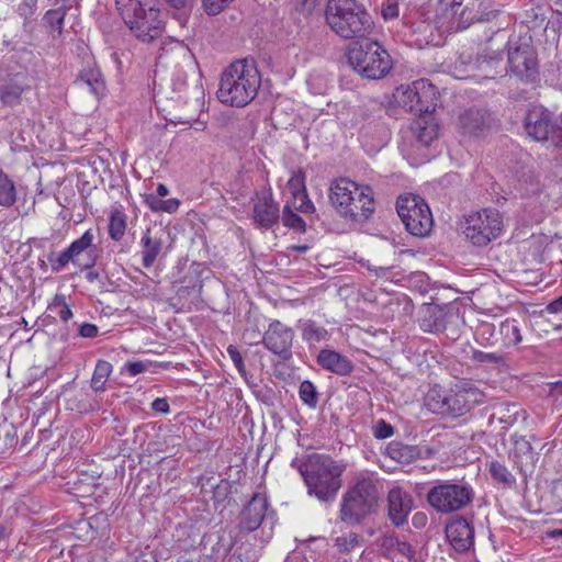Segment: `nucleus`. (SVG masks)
I'll list each match as a JSON object with an SVG mask.
<instances>
[{"instance_id":"obj_57","label":"nucleus","mask_w":562,"mask_h":562,"mask_svg":"<svg viewBox=\"0 0 562 562\" xmlns=\"http://www.w3.org/2000/svg\"><path fill=\"white\" fill-rule=\"evenodd\" d=\"M151 408L157 413L167 414L170 407L166 398L158 397L151 403Z\"/></svg>"},{"instance_id":"obj_55","label":"nucleus","mask_w":562,"mask_h":562,"mask_svg":"<svg viewBox=\"0 0 562 562\" xmlns=\"http://www.w3.org/2000/svg\"><path fill=\"white\" fill-rule=\"evenodd\" d=\"M98 333L99 328L94 324L85 323L79 327V335L83 338H94Z\"/></svg>"},{"instance_id":"obj_16","label":"nucleus","mask_w":562,"mask_h":562,"mask_svg":"<svg viewBox=\"0 0 562 562\" xmlns=\"http://www.w3.org/2000/svg\"><path fill=\"white\" fill-rule=\"evenodd\" d=\"M504 69L502 53L491 47H485L476 55L474 60L468 63L467 77L494 79Z\"/></svg>"},{"instance_id":"obj_58","label":"nucleus","mask_w":562,"mask_h":562,"mask_svg":"<svg viewBox=\"0 0 562 562\" xmlns=\"http://www.w3.org/2000/svg\"><path fill=\"white\" fill-rule=\"evenodd\" d=\"M180 206V201L178 199H168V200H164L162 202V207H161V212H165V213H175Z\"/></svg>"},{"instance_id":"obj_30","label":"nucleus","mask_w":562,"mask_h":562,"mask_svg":"<svg viewBox=\"0 0 562 562\" xmlns=\"http://www.w3.org/2000/svg\"><path fill=\"white\" fill-rule=\"evenodd\" d=\"M66 13L67 9L65 7L50 9L45 12L42 20L43 25L53 37L60 36L63 34Z\"/></svg>"},{"instance_id":"obj_51","label":"nucleus","mask_w":562,"mask_h":562,"mask_svg":"<svg viewBox=\"0 0 562 562\" xmlns=\"http://www.w3.org/2000/svg\"><path fill=\"white\" fill-rule=\"evenodd\" d=\"M515 453L524 454L529 460L533 459L531 445L528 440L525 439H520L515 442Z\"/></svg>"},{"instance_id":"obj_26","label":"nucleus","mask_w":562,"mask_h":562,"mask_svg":"<svg viewBox=\"0 0 562 562\" xmlns=\"http://www.w3.org/2000/svg\"><path fill=\"white\" fill-rule=\"evenodd\" d=\"M381 548L389 554H400L409 561L415 557V550L411 543L398 538L394 532L384 535L380 540Z\"/></svg>"},{"instance_id":"obj_48","label":"nucleus","mask_w":562,"mask_h":562,"mask_svg":"<svg viewBox=\"0 0 562 562\" xmlns=\"http://www.w3.org/2000/svg\"><path fill=\"white\" fill-rule=\"evenodd\" d=\"M394 434V428L392 425L386 423L383 419H380L373 426V436L378 439H386L392 437Z\"/></svg>"},{"instance_id":"obj_19","label":"nucleus","mask_w":562,"mask_h":562,"mask_svg":"<svg viewBox=\"0 0 562 562\" xmlns=\"http://www.w3.org/2000/svg\"><path fill=\"white\" fill-rule=\"evenodd\" d=\"M267 509V498L261 494H255L240 513L239 529L247 532L258 529L265 519Z\"/></svg>"},{"instance_id":"obj_1","label":"nucleus","mask_w":562,"mask_h":562,"mask_svg":"<svg viewBox=\"0 0 562 562\" xmlns=\"http://www.w3.org/2000/svg\"><path fill=\"white\" fill-rule=\"evenodd\" d=\"M292 467L303 476L310 495L325 503L336 498L341 487L342 465L327 456L312 453L304 461H292Z\"/></svg>"},{"instance_id":"obj_52","label":"nucleus","mask_w":562,"mask_h":562,"mask_svg":"<svg viewBox=\"0 0 562 562\" xmlns=\"http://www.w3.org/2000/svg\"><path fill=\"white\" fill-rule=\"evenodd\" d=\"M382 15L385 20H392L398 16V4L387 0L382 7Z\"/></svg>"},{"instance_id":"obj_39","label":"nucleus","mask_w":562,"mask_h":562,"mask_svg":"<svg viewBox=\"0 0 562 562\" xmlns=\"http://www.w3.org/2000/svg\"><path fill=\"white\" fill-rule=\"evenodd\" d=\"M300 400L311 408H315L318 403V393L316 386L310 381L304 380L299 389Z\"/></svg>"},{"instance_id":"obj_33","label":"nucleus","mask_w":562,"mask_h":562,"mask_svg":"<svg viewBox=\"0 0 562 562\" xmlns=\"http://www.w3.org/2000/svg\"><path fill=\"white\" fill-rule=\"evenodd\" d=\"M112 370L113 367L109 361L98 360L91 378V389L95 392L104 391L105 383Z\"/></svg>"},{"instance_id":"obj_43","label":"nucleus","mask_w":562,"mask_h":562,"mask_svg":"<svg viewBox=\"0 0 562 562\" xmlns=\"http://www.w3.org/2000/svg\"><path fill=\"white\" fill-rule=\"evenodd\" d=\"M471 359L479 363H491L495 366H503L506 359L503 355L497 352H483L481 350H473Z\"/></svg>"},{"instance_id":"obj_4","label":"nucleus","mask_w":562,"mask_h":562,"mask_svg":"<svg viewBox=\"0 0 562 562\" xmlns=\"http://www.w3.org/2000/svg\"><path fill=\"white\" fill-rule=\"evenodd\" d=\"M325 20L340 38L357 40L367 36L372 29V19L358 0H328Z\"/></svg>"},{"instance_id":"obj_56","label":"nucleus","mask_w":562,"mask_h":562,"mask_svg":"<svg viewBox=\"0 0 562 562\" xmlns=\"http://www.w3.org/2000/svg\"><path fill=\"white\" fill-rule=\"evenodd\" d=\"M494 329L495 327L492 324L484 323L479 328V335L486 339L490 345H495L496 341H490V338L493 337Z\"/></svg>"},{"instance_id":"obj_32","label":"nucleus","mask_w":562,"mask_h":562,"mask_svg":"<svg viewBox=\"0 0 562 562\" xmlns=\"http://www.w3.org/2000/svg\"><path fill=\"white\" fill-rule=\"evenodd\" d=\"M547 19V10L541 4L535 1L530 2V7L524 10L521 22L529 29L541 27Z\"/></svg>"},{"instance_id":"obj_42","label":"nucleus","mask_w":562,"mask_h":562,"mask_svg":"<svg viewBox=\"0 0 562 562\" xmlns=\"http://www.w3.org/2000/svg\"><path fill=\"white\" fill-rule=\"evenodd\" d=\"M94 240V234L92 229H87L82 236L76 240H74L70 246L68 247L70 249V252L75 256V258L78 260V257L86 250L92 247Z\"/></svg>"},{"instance_id":"obj_40","label":"nucleus","mask_w":562,"mask_h":562,"mask_svg":"<svg viewBox=\"0 0 562 562\" xmlns=\"http://www.w3.org/2000/svg\"><path fill=\"white\" fill-rule=\"evenodd\" d=\"M282 222L284 226L295 229L300 233H304L306 231V224L304 220L297 215L290 204H286L282 211Z\"/></svg>"},{"instance_id":"obj_37","label":"nucleus","mask_w":562,"mask_h":562,"mask_svg":"<svg viewBox=\"0 0 562 562\" xmlns=\"http://www.w3.org/2000/svg\"><path fill=\"white\" fill-rule=\"evenodd\" d=\"M47 260L50 263L52 270L54 272L61 271L69 262L74 265H79V261L75 258L72 252H70L69 248H66L60 254L52 252L48 255Z\"/></svg>"},{"instance_id":"obj_44","label":"nucleus","mask_w":562,"mask_h":562,"mask_svg":"<svg viewBox=\"0 0 562 562\" xmlns=\"http://www.w3.org/2000/svg\"><path fill=\"white\" fill-rule=\"evenodd\" d=\"M288 188L293 198L299 194H300V196L305 198V192H306L305 176L302 170H297V171L293 172L292 177L288 181Z\"/></svg>"},{"instance_id":"obj_25","label":"nucleus","mask_w":562,"mask_h":562,"mask_svg":"<svg viewBox=\"0 0 562 562\" xmlns=\"http://www.w3.org/2000/svg\"><path fill=\"white\" fill-rule=\"evenodd\" d=\"M140 246L143 267L150 268L162 249V240L154 235L150 228H147L140 238Z\"/></svg>"},{"instance_id":"obj_49","label":"nucleus","mask_w":562,"mask_h":562,"mask_svg":"<svg viewBox=\"0 0 562 562\" xmlns=\"http://www.w3.org/2000/svg\"><path fill=\"white\" fill-rule=\"evenodd\" d=\"M231 360L233 361L234 366L236 367L237 371L243 375L246 376V368L243 360V357L238 350V348L234 345H229L226 349Z\"/></svg>"},{"instance_id":"obj_18","label":"nucleus","mask_w":562,"mask_h":562,"mask_svg":"<svg viewBox=\"0 0 562 562\" xmlns=\"http://www.w3.org/2000/svg\"><path fill=\"white\" fill-rule=\"evenodd\" d=\"M446 536L454 550L459 552H465L474 546V528L462 516H458L447 524Z\"/></svg>"},{"instance_id":"obj_47","label":"nucleus","mask_w":562,"mask_h":562,"mask_svg":"<svg viewBox=\"0 0 562 562\" xmlns=\"http://www.w3.org/2000/svg\"><path fill=\"white\" fill-rule=\"evenodd\" d=\"M233 0H203V8L209 15L221 13Z\"/></svg>"},{"instance_id":"obj_45","label":"nucleus","mask_w":562,"mask_h":562,"mask_svg":"<svg viewBox=\"0 0 562 562\" xmlns=\"http://www.w3.org/2000/svg\"><path fill=\"white\" fill-rule=\"evenodd\" d=\"M361 537L358 533L350 532L346 536L337 537L335 540V546L339 549L340 552H349L353 548L360 544Z\"/></svg>"},{"instance_id":"obj_12","label":"nucleus","mask_w":562,"mask_h":562,"mask_svg":"<svg viewBox=\"0 0 562 562\" xmlns=\"http://www.w3.org/2000/svg\"><path fill=\"white\" fill-rule=\"evenodd\" d=\"M393 97L401 108L418 116L434 112L437 106L436 87L426 79L397 87Z\"/></svg>"},{"instance_id":"obj_35","label":"nucleus","mask_w":562,"mask_h":562,"mask_svg":"<svg viewBox=\"0 0 562 562\" xmlns=\"http://www.w3.org/2000/svg\"><path fill=\"white\" fill-rule=\"evenodd\" d=\"M497 15L498 11L496 10L472 14V11L464 9L460 14L458 29H467L473 23L492 22Z\"/></svg>"},{"instance_id":"obj_8","label":"nucleus","mask_w":562,"mask_h":562,"mask_svg":"<svg viewBox=\"0 0 562 562\" xmlns=\"http://www.w3.org/2000/svg\"><path fill=\"white\" fill-rule=\"evenodd\" d=\"M347 56L351 67L367 79H382L393 67L390 54L378 42L356 44Z\"/></svg>"},{"instance_id":"obj_22","label":"nucleus","mask_w":562,"mask_h":562,"mask_svg":"<svg viewBox=\"0 0 562 562\" xmlns=\"http://www.w3.org/2000/svg\"><path fill=\"white\" fill-rule=\"evenodd\" d=\"M317 364L337 375H349L355 366L351 360L338 351L331 349H322L316 358Z\"/></svg>"},{"instance_id":"obj_15","label":"nucleus","mask_w":562,"mask_h":562,"mask_svg":"<svg viewBox=\"0 0 562 562\" xmlns=\"http://www.w3.org/2000/svg\"><path fill=\"white\" fill-rule=\"evenodd\" d=\"M294 331L280 321H272L262 337L265 347L283 361L292 358Z\"/></svg>"},{"instance_id":"obj_20","label":"nucleus","mask_w":562,"mask_h":562,"mask_svg":"<svg viewBox=\"0 0 562 562\" xmlns=\"http://www.w3.org/2000/svg\"><path fill=\"white\" fill-rule=\"evenodd\" d=\"M252 218L261 228H270L278 223L280 218L279 204L271 194L259 198L254 204Z\"/></svg>"},{"instance_id":"obj_60","label":"nucleus","mask_w":562,"mask_h":562,"mask_svg":"<svg viewBox=\"0 0 562 562\" xmlns=\"http://www.w3.org/2000/svg\"><path fill=\"white\" fill-rule=\"evenodd\" d=\"M549 313H562V295L547 305Z\"/></svg>"},{"instance_id":"obj_27","label":"nucleus","mask_w":562,"mask_h":562,"mask_svg":"<svg viewBox=\"0 0 562 562\" xmlns=\"http://www.w3.org/2000/svg\"><path fill=\"white\" fill-rule=\"evenodd\" d=\"M302 339L310 346L326 341L329 339L328 330L313 319L299 322Z\"/></svg>"},{"instance_id":"obj_63","label":"nucleus","mask_w":562,"mask_h":562,"mask_svg":"<svg viewBox=\"0 0 562 562\" xmlns=\"http://www.w3.org/2000/svg\"><path fill=\"white\" fill-rule=\"evenodd\" d=\"M173 8H184L191 0H166Z\"/></svg>"},{"instance_id":"obj_36","label":"nucleus","mask_w":562,"mask_h":562,"mask_svg":"<svg viewBox=\"0 0 562 562\" xmlns=\"http://www.w3.org/2000/svg\"><path fill=\"white\" fill-rule=\"evenodd\" d=\"M126 229V216L121 211H113L109 221V236L113 240H121Z\"/></svg>"},{"instance_id":"obj_38","label":"nucleus","mask_w":562,"mask_h":562,"mask_svg":"<svg viewBox=\"0 0 562 562\" xmlns=\"http://www.w3.org/2000/svg\"><path fill=\"white\" fill-rule=\"evenodd\" d=\"M37 10V0H22L18 5V14L23 18V29L32 30V23Z\"/></svg>"},{"instance_id":"obj_3","label":"nucleus","mask_w":562,"mask_h":562,"mask_svg":"<svg viewBox=\"0 0 562 562\" xmlns=\"http://www.w3.org/2000/svg\"><path fill=\"white\" fill-rule=\"evenodd\" d=\"M329 200L341 217L352 222L367 221L375 210L372 188L348 178H339L331 182Z\"/></svg>"},{"instance_id":"obj_53","label":"nucleus","mask_w":562,"mask_h":562,"mask_svg":"<svg viewBox=\"0 0 562 562\" xmlns=\"http://www.w3.org/2000/svg\"><path fill=\"white\" fill-rule=\"evenodd\" d=\"M147 369H148V363L143 362V361H131V362L126 363V370L133 376L147 371Z\"/></svg>"},{"instance_id":"obj_34","label":"nucleus","mask_w":562,"mask_h":562,"mask_svg":"<svg viewBox=\"0 0 562 562\" xmlns=\"http://www.w3.org/2000/svg\"><path fill=\"white\" fill-rule=\"evenodd\" d=\"M16 201V190L13 181L0 168V205L12 206Z\"/></svg>"},{"instance_id":"obj_46","label":"nucleus","mask_w":562,"mask_h":562,"mask_svg":"<svg viewBox=\"0 0 562 562\" xmlns=\"http://www.w3.org/2000/svg\"><path fill=\"white\" fill-rule=\"evenodd\" d=\"M290 206H292V210L304 214L311 213L315 209L313 202L308 199L307 192H305V198L300 196V194L294 196Z\"/></svg>"},{"instance_id":"obj_54","label":"nucleus","mask_w":562,"mask_h":562,"mask_svg":"<svg viewBox=\"0 0 562 562\" xmlns=\"http://www.w3.org/2000/svg\"><path fill=\"white\" fill-rule=\"evenodd\" d=\"M144 202L153 212H161L164 200H161L159 196H156L151 193L146 194L144 196Z\"/></svg>"},{"instance_id":"obj_11","label":"nucleus","mask_w":562,"mask_h":562,"mask_svg":"<svg viewBox=\"0 0 562 562\" xmlns=\"http://www.w3.org/2000/svg\"><path fill=\"white\" fill-rule=\"evenodd\" d=\"M503 227V216L493 207L472 212L465 215L461 223L465 238L479 247L486 246L496 239L502 234Z\"/></svg>"},{"instance_id":"obj_7","label":"nucleus","mask_w":562,"mask_h":562,"mask_svg":"<svg viewBox=\"0 0 562 562\" xmlns=\"http://www.w3.org/2000/svg\"><path fill=\"white\" fill-rule=\"evenodd\" d=\"M380 493L376 482L362 476L345 493L340 505V518L347 524H359L378 506Z\"/></svg>"},{"instance_id":"obj_21","label":"nucleus","mask_w":562,"mask_h":562,"mask_svg":"<svg viewBox=\"0 0 562 562\" xmlns=\"http://www.w3.org/2000/svg\"><path fill=\"white\" fill-rule=\"evenodd\" d=\"M409 134L414 147L427 148L438 136V124L432 119L422 115L412 123Z\"/></svg>"},{"instance_id":"obj_41","label":"nucleus","mask_w":562,"mask_h":562,"mask_svg":"<svg viewBox=\"0 0 562 562\" xmlns=\"http://www.w3.org/2000/svg\"><path fill=\"white\" fill-rule=\"evenodd\" d=\"M490 473L495 481L505 485L509 486L515 483L514 475L508 471L505 464L498 461H491Z\"/></svg>"},{"instance_id":"obj_13","label":"nucleus","mask_w":562,"mask_h":562,"mask_svg":"<svg viewBox=\"0 0 562 562\" xmlns=\"http://www.w3.org/2000/svg\"><path fill=\"white\" fill-rule=\"evenodd\" d=\"M396 211L406 231L416 237L427 236L432 228V215L428 204L418 195L400 196Z\"/></svg>"},{"instance_id":"obj_28","label":"nucleus","mask_w":562,"mask_h":562,"mask_svg":"<svg viewBox=\"0 0 562 562\" xmlns=\"http://www.w3.org/2000/svg\"><path fill=\"white\" fill-rule=\"evenodd\" d=\"M25 90L26 88L22 83L10 78L0 86V101L4 106L14 108L21 103Z\"/></svg>"},{"instance_id":"obj_24","label":"nucleus","mask_w":562,"mask_h":562,"mask_svg":"<svg viewBox=\"0 0 562 562\" xmlns=\"http://www.w3.org/2000/svg\"><path fill=\"white\" fill-rule=\"evenodd\" d=\"M460 126L463 134L479 136L488 126V115L482 110H468L460 116Z\"/></svg>"},{"instance_id":"obj_59","label":"nucleus","mask_w":562,"mask_h":562,"mask_svg":"<svg viewBox=\"0 0 562 562\" xmlns=\"http://www.w3.org/2000/svg\"><path fill=\"white\" fill-rule=\"evenodd\" d=\"M412 524L415 528H424L427 524L426 514H424L422 512L415 513L412 518Z\"/></svg>"},{"instance_id":"obj_64","label":"nucleus","mask_w":562,"mask_h":562,"mask_svg":"<svg viewBox=\"0 0 562 562\" xmlns=\"http://www.w3.org/2000/svg\"><path fill=\"white\" fill-rule=\"evenodd\" d=\"M156 192H157L156 196L164 198L169 194V189L164 183H159L157 186Z\"/></svg>"},{"instance_id":"obj_9","label":"nucleus","mask_w":562,"mask_h":562,"mask_svg":"<svg viewBox=\"0 0 562 562\" xmlns=\"http://www.w3.org/2000/svg\"><path fill=\"white\" fill-rule=\"evenodd\" d=\"M506 72L521 82H533L539 75V64L530 37L512 36L506 43Z\"/></svg>"},{"instance_id":"obj_23","label":"nucleus","mask_w":562,"mask_h":562,"mask_svg":"<svg viewBox=\"0 0 562 562\" xmlns=\"http://www.w3.org/2000/svg\"><path fill=\"white\" fill-rule=\"evenodd\" d=\"M451 316L445 307L432 304L425 308L419 326L424 331L439 333L446 329Z\"/></svg>"},{"instance_id":"obj_62","label":"nucleus","mask_w":562,"mask_h":562,"mask_svg":"<svg viewBox=\"0 0 562 562\" xmlns=\"http://www.w3.org/2000/svg\"><path fill=\"white\" fill-rule=\"evenodd\" d=\"M296 10L301 12H310L313 9L311 0H294Z\"/></svg>"},{"instance_id":"obj_29","label":"nucleus","mask_w":562,"mask_h":562,"mask_svg":"<svg viewBox=\"0 0 562 562\" xmlns=\"http://www.w3.org/2000/svg\"><path fill=\"white\" fill-rule=\"evenodd\" d=\"M498 335L503 347L509 348L521 342V330L516 319H505L499 324Z\"/></svg>"},{"instance_id":"obj_50","label":"nucleus","mask_w":562,"mask_h":562,"mask_svg":"<svg viewBox=\"0 0 562 562\" xmlns=\"http://www.w3.org/2000/svg\"><path fill=\"white\" fill-rule=\"evenodd\" d=\"M55 307H58L57 315L63 322H68L72 317V312L64 301V297H55Z\"/></svg>"},{"instance_id":"obj_5","label":"nucleus","mask_w":562,"mask_h":562,"mask_svg":"<svg viewBox=\"0 0 562 562\" xmlns=\"http://www.w3.org/2000/svg\"><path fill=\"white\" fill-rule=\"evenodd\" d=\"M483 402L484 394L469 382H459L450 390L435 385L425 396L429 412L451 419L465 415L475 404Z\"/></svg>"},{"instance_id":"obj_61","label":"nucleus","mask_w":562,"mask_h":562,"mask_svg":"<svg viewBox=\"0 0 562 562\" xmlns=\"http://www.w3.org/2000/svg\"><path fill=\"white\" fill-rule=\"evenodd\" d=\"M551 395L553 397L554 404L559 407H562V384H557L552 389Z\"/></svg>"},{"instance_id":"obj_6","label":"nucleus","mask_w":562,"mask_h":562,"mask_svg":"<svg viewBox=\"0 0 562 562\" xmlns=\"http://www.w3.org/2000/svg\"><path fill=\"white\" fill-rule=\"evenodd\" d=\"M158 3L159 0H130L126 5L124 21L143 43H150L164 33L165 23Z\"/></svg>"},{"instance_id":"obj_17","label":"nucleus","mask_w":562,"mask_h":562,"mask_svg":"<svg viewBox=\"0 0 562 562\" xmlns=\"http://www.w3.org/2000/svg\"><path fill=\"white\" fill-rule=\"evenodd\" d=\"M387 517L395 527L407 522L408 515L413 510L414 501L412 495L401 486L391 488L386 497Z\"/></svg>"},{"instance_id":"obj_14","label":"nucleus","mask_w":562,"mask_h":562,"mask_svg":"<svg viewBox=\"0 0 562 562\" xmlns=\"http://www.w3.org/2000/svg\"><path fill=\"white\" fill-rule=\"evenodd\" d=\"M560 128V117L554 119L553 114L542 106H533L527 112L525 117V130L528 136L537 142H551L559 147L558 130Z\"/></svg>"},{"instance_id":"obj_2","label":"nucleus","mask_w":562,"mask_h":562,"mask_svg":"<svg viewBox=\"0 0 562 562\" xmlns=\"http://www.w3.org/2000/svg\"><path fill=\"white\" fill-rule=\"evenodd\" d=\"M261 86V76L254 61L240 59L227 66L220 78L218 100L231 106L250 103Z\"/></svg>"},{"instance_id":"obj_31","label":"nucleus","mask_w":562,"mask_h":562,"mask_svg":"<svg viewBox=\"0 0 562 562\" xmlns=\"http://www.w3.org/2000/svg\"><path fill=\"white\" fill-rule=\"evenodd\" d=\"M75 85L80 89H87L97 97L104 91V82L100 72L97 70H85L80 72Z\"/></svg>"},{"instance_id":"obj_10","label":"nucleus","mask_w":562,"mask_h":562,"mask_svg":"<svg viewBox=\"0 0 562 562\" xmlns=\"http://www.w3.org/2000/svg\"><path fill=\"white\" fill-rule=\"evenodd\" d=\"M474 491L467 482L440 481L427 493V502L437 513L447 515L464 509L472 503Z\"/></svg>"}]
</instances>
